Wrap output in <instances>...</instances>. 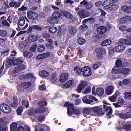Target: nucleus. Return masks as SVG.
Returning <instances> with one entry per match:
<instances>
[{
    "label": "nucleus",
    "mask_w": 131,
    "mask_h": 131,
    "mask_svg": "<svg viewBox=\"0 0 131 131\" xmlns=\"http://www.w3.org/2000/svg\"><path fill=\"white\" fill-rule=\"evenodd\" d=\"M68 31L71 35H74L76 33L77 30L74 27L70 25L68 26Z\"/></svg>",
    "instance_id": "9d476101"
},
{
    "label": "nucleus",
    "mask_w": 131,
    "mask_h": 131,
    "mask_svg": "<svg viewBox=\"0 0 131 131\" xmlns=\"http://www.w3.org/2000/svg\"><path fill=\"white\" fill-rule=\"evenodd\" d=\"M37 104L39 106H43L46 105L47 103L45 101L43 100H42L39 101L38 103Z\"/></svg>",
    "instance_id": "09e8293b"
},
{
    "label": "nucleus",
    "mask_w": 131,
    "mask_h": 131,
    "mask_svg": "<svg viewBox=\"0 0 131 131\" xmlns=\"http://www.w3.org/2000/svg\"><path fill=\"white\" fill-rule=\"evenodd\" d=\"M125 48V47L123 45H118L115 46L114 48L113 49V52L114 51L119 52L124 50Z\"/></svg>",
    "instance_id": "9b49d317"
},
{
    "label": "nucleus",
    "mask_w": 131,
    "mask_h": 131,
    "mask_svg": "<svg viewBox=\"0 0 131 131\" xmlns=\"http://www.w3.org/2000/svg\"><path fill=\"white\" fill-rule=\"evenodd\" d=\"M38 39V37L36 36L31 35L28 36L27 38L28 41L30 42L36 41Z\"/></svg>",
    "instance_id": "f3484780"
},
{
    "label": "nucleus",
    "mask_w": 131,
    "mask_h": 131,
    "mask_svg": "<svg viewBox=\"0 0 131 131\" xmlns=\"http://www.w3.org/2000/svg\"><path fill=\"white\" fill-rule=\"evenodd\" d=\"M130 79L127 78L124 79L123 81V84L125 85L128 84L130 82Z\"/></svg>",
    "instance_id": "774afa93"
},
{
    "label": "nucleus",
    "mask_w": 131,
    "mask_h": 131,
    "mask_svg": "<svg viewBox=\"0 0 131 131\" xmlns=\"http://www.w3.org/2000/svg\"><path fill=\"white\" fill-rule=\"evenodd\" d=\"M23 111V108L22 106H20L16 110L17 114L18 115H21Z\"/></svg>",
    "instance_id": "3c124183"
},
{
    "label": "nucleus",
    "mask_w": 131,
    "mask_h": 131,
    "mask_svg": "<svg viewBox=\"0 0 131 131\" xmlns=\"http://www.w3.org/2000/svg\"><path fill=\"white\" fill-rule=\"evenodd\" d=\"M131 21V16H125L120 18V22L121 24L126 23V22H128Z\"/></svg>",
    "instance_id": "ddd939ff"
},
{
    "label": "nucleus",
    "mask_w": 131,
    "mask_h": 131,
    "mask_svg": "<svg viewBox=\"0 0 131 131\" xmlns=\"http://www.w3.org/2000/svg\"><path fill=\"white\" fill-rule=\"evenodd\" d=\"M91 108L89 107L84 108L83 110V113L88 115H91Z\"/></svg>",
    "instance_id": "bb28decb"
},
{
    "label": "nucleus",
    "mask_w": 131,
    "mask_h": 131,
    "mask_svg": "<svg viewBox=\"0 0 131 131\" xmlns=\"http://www.w3.org/2000/svg\"><path fill=\"white\" fill-rule=\"evenodd\" d=\"M95 51L97 54V57L100 59L103 57V55L106 53V50L103 47H100L96 49Z\"/></svg>",
    "instance_id": "20e7f679"
},
{
    "label": "nucleus",
    "mask_w": 131,
    "mask_h": 131,
    "mask_svg": "<svg viewBox=\"0 0 131 131\" xmlns=\"http://www.w3.org/2000/svg\"><path fill=\"white\" fill-rule=\"evenodd\" d=\"M20 71L18 66H16L13 71V73L14 74L17 73Z\"/></svg>",
    "instance_id": "bf43d9fd"
},
{
    "label": "nucleus",
    "mask_w": 131,
    "mask_h": 131,
    "mask_svg": "<svg viewBox=\"0 0 131 131\" xmlns=\"http://www.w3.org/2000/svg\"><path fill=\"white\" fill-rule=\"evenodd\" d=\"M0 110L5 113H9L11 111V108L10 106L5 103L0 104Z\"/></svg>",
    "instance_id": "7ed1b4c3"
},
{
    "label": "nucleus",
    "mask_w": 131,
    "mask_h": 131,
    "mask_svg": "<svg viewBox=\"0 0 131 131\" xmlns=\"http://www.w3.org/2000/svg\"><path fill=\"white\" fill-rule=\"evenodd\" d=\"M45 117L44 115H41L39 116L38 118V120L40 122H43L45 119Z\"/></svg>",
    "instance_id": "680f3d73"
},
{
    "label": "nucleus",
    "mask_w": 131,
    "mask_h": 131,
    "mask_svg": "<svg viewBox=\"0 0 131 131\" xmlns=\"http://www.w3.org/2000/svg\"><path fill=\"white\" fill-rule=\"evenodd\" d=\"M83 50L81 49H80L78 50L77 53L78 56L79 58H81L83 57L82 53Z\"/></svg>",
    "instance_id": "0e129e2a"
},
{
    "label": "nucleus",
    "mask_w": 131,
    "mask_h": 131,
    "mask_svg": "<svg viewBox=\"0 0 131 131\" xmlns=\"http://www.w3.org/2000/svg\"><path fill=\"white\" fill-rule=\"evenodd\" d=\"M80 113V110L78 109H74L73 114L76 115H78Z\"/></svg>",
    "instance_id": "338daca9"
},
{
    "label": "nucleus",
    "mask_w": 131,
    "mask_h": 131,
    "mask_svg": "<svg viewBox=\"0 0 131 131\" xmlns=\"http://www.w3.org/2000/svg\"><path fill=\"white\" fill-rule=\"evenodd\" d=\"M47 21L49 23H56L58 22V18L53 17L52 15V17H49L48 18L47 20Z\"/></svg>",
    "instance_id": "f8f14e48"
},
{
    "label": "nucleus",
    "mask_w": 131,
    "mask_h": 131,
    "mask_svg": "<svg viewBox=\"0 0 131 131\" xmlns=\"http://www.w3.org/2000/svg\"><path fill=\"white\" fill-rule=\"evenodd\" d=\"M31 84L30 81L24 82L21 84L22 88L24 89H26L29 88Z\"/></svg>",
    "instance_id": "aec40b11"
},
{
    "label": "nucleus",
    "mask_w": 131,
    "mask_h": 131,
    "mask_svg": "<svg viewBox=\"0 0 131 131\" xmlns=\"http://www.w3.org/2000/svg\"><path fill=\"white\" fill-rule=\"evenodd\" d=\"M7 129V127L6 124H0V131H6Z\"/></svg>",
    "instance_id": "72a5a7b5"
},
{
    "label": "nucleus",
    "mask_w": 131,
    "mask_h": 131,
    "mask_svg": "<svg viewBox=\"0 0 131 131\" xmlns=\"http://www.w3.org/2000/svg\"><path fill=\"white\" fill-rule=\"evenodd\" d=\"M117 6L115 4V3H112L111 5L108 9L110 10H116L117 9Z\"/></svg>",
    "instance_id": "49530a36"
},
{
    "label": "nucleus",
    "mask_w": 131,
    "mask_h": 131,
    "mask_svg": "<svg viewBox=\"0 0 131 131\" xmlns=\"http://www.w3.org/2000/svg\"><path fill=\"white\" fill-rule=\"evenodd\" d=\"M37 114L42 113L48 111L47 108L43 107H39L36 108Z\"/></svg>",
    "instance_id": "a211bd4d"
},
{
    "label": "nucleus",
    "mask_w": 131,
    "mask_h": 131,
    "mask_svg": "<svg viewBox=\"0 0 131 131\" xmlns=\"http://www.w3.org/2000/svg\"><path fill=\"white\" fill-rule=\"evenodd\" d=\"M68 77V74L67 73L62 74L60 76L59 81L61 82H64L67 80Z\"/></svg>",
    "instance_id": "2eb2a0df"
},
{
    "label": "nucleus",
    "mask_w": 131,
    "mask_h": 131,
    "mask_svg": "<svg viewBox=\"0 0 131 131\" xmlns=\"http://www.w3.org/2000/svg\"><path fill=\"white\" fill-rule=\"evenodd\" d=\"M33 29L37 31H40L42 29L41 27L38 25H33Z\"/></svg>",
    "instance_id": "052dcab7"
},
{
    "label": "nucleus",
    "mask_w": 131,
    "mask_h": 131,
    "mask_svg": "<svg viewBox=\"0 0 131 131\" xmlns=\"http://www.w3.org/2000/svg\"><path fill=\"white\" fill-rule=\"evenodd\" d=\"M45 49L44 46L42 44L38 45L37 46V50L39 52H42Z\"/></svg>",
    "instance_id": "79ce46f5"
},
{
    "label": "nucleus",
    "mask_w": 131,
    "mask_h": 131,
    "mask_svg": "<svg viewBox=\"0 0 131 131\" xmlns=\"http://www.w3.org/2000/svg\"><path fill=\"white\" fill-rule=\"evenodd\" d=\"M27 15L28 18L33 20L37 19L38 16L36 13L32 11H30L27 12Z\"/></svg>",
    "instance_id": "0eeeda50"
},
{
    "label": "nucleus",
    "mask_w": 131,
    "mask_h": 131,
    "mask_svg": "<svg viewBox=\"0 0 131 131\" xmlns=\"http://www.w3.org/2000/svg\"><path fill=\"white\" fill-rule=\"evenodd\" d=\"M68 15V18L70 19V21L71 22H73L75 21L76 19V18L75 17H73L72 15L70 12H69Z\"/></svg>",
    "instance_id": "a18cd8bd"
},
{
    "label": "nucleus",
    "mask_w": 131,
    "mask_h": 131,
    "mask_svg": "<svg viewBox=\"0 0 131 131\" xmlns=\"http://www.w3.org/2000/svg\"><path fill=\"white\" fill-rule=\"evenodd\" d=\"M57 28L56 27L52 26L49 28V31L52 33H54L57 30Z\"/></svg>",
    "instance_id": "8fccbe9b"
},
{
    "label": "nucleus",
    "mask_w": 131,
    "mask_h": 131,
    "mask_svg": "<svg viewBox=\"0 0 131 131\" xmlns=\"http://www.w3.org/2000/svg\"><path fill=\"white\" fill-rule=\"evenodd\" d=\"M121 72L123 75H127L130 73V70L129 68H125L122 69Z\"/></svg>",
    "instance_id": "6ab92c4d"
},
{
    "label": "nucleus",
    "mask_w": 131,
    "mask_h": 131,
    "mask_svg": "<svg viewBox=\"0 0 131 131\" xmlns=\"http://www.w3.org/2000/svg\"><path fill=\"white\" fill-rule=\"evenodd\" d=\"M121 9L122 11L127 13L131 12V6H129L125 5L122 6Z\"/></svg>",
    "instance_id": "dca6fc26"
},
{
    "label": "nucleus",
    "mask_w": 131,
    "mask_h": 131,
    "mask_svg": "<svg viewBox=\"0 0 131 131\" xmlns=\"http://www.w3.org/2000/svg\"><path fill=\"white\" fill-rule=\"evenodd\" d=\"M53 17L58 18V19L61 16L60 12V13L58 11H55L52 14Z\"/></svg>",
    "instance_id": "ea45409f"
},
{
    "label": "nucleus",
    "mask_w": 131,
    "mask_h": 131,
    "mask_svg": "<svg viewBox=\"0 0 131 131\" xmlns=\"http://www.w3.org/2000/svg\"><path fill=\"white\" fill-rule=\"evenodd\" d=\"M104 93L103 89L102 88H97L96 90V93L98 96H101Z\"/></svg>",
    "instance_id": "393cba45"
},
{
    "label": "nucleus",
    "mask_w": 131,
    "mask_h": 131,
    "mask_svg": "<svg viewBox=\"0 0 131 131\" xmlns=\"http://www.w3.org/2000/svg\"><path fill=\"white\" fill-rule=\"evenodd\" d=\"M77 15L81 18H84L89 16L90 13L88 11L82 9L79 10L77 13Z\"/></svg>",
    "instance_id": "39448f33"
},
{
    "label": "nucleus",
    "mask_w": 131,
    "mask_h": 131,
    "mask_svg": "<svg viewBox=\"0 0 131 131\" xmlns=\"http://www.w3.org/2000/svg\"><path fill=\"white\" fill-rule=\"evenodd\" d=\"M82 100L83 102L85 103L91 104H93V103H91L93 102V100H89L86 96L84 97L82 99Z\"/></svg>",
    "instance_id": "a878e982"
},
{
    "label": "nucleus",
    "mask_w": 131,
    "mask_h": 131,
    "mask_svg": "<svg viewBox=\"0 0 131 131\" xmlns=\"http://www.w3.org/2000/svg\"><path fill=\"white\" fill-rule=\"evenodd\" d=\"M17 125L15 123H12L10 125V129L11 130H14L16 128Z\"/></svg>",
    "instance_id": "603ef678"
},
{
    "label": "nucleus",
    "mask_w": 131,
    "mask_h": 131,
    "mask_svg": "<svg viewBox=\"0 0 131 131\" xmlns=\"http://www.w3.org/2000/svg\"><path fill=\"white\" fill-rule=\"evenodd\" d=\"M111 0H106L103 3L102 6L106 9H108L110 5L112 3Z\"/></svg>",
    "instance_id": "4468645a"
},
{
    "label": "nucleus",
    "mask_w": 131,
    "mask_h": 131,
    "mask_svg": "<svg viewBox=\"0 0 131 131\" xmlns=\"http://www.w3.org/2000/svg\"><path fill=\"white\" fill-rule=\"evenodd\" d=\"M37 47L36 44H34L31 46L30 48V50L33 52H34L36 51Z\"/></svg>",
    "instance_id": "e2e57ef3"
},
{
    "label": "nucleus",
    "mask_w": 131,
    "mask_h": 131,
    "mask_svg": "<svg viewBox=\"0 0 131 131\" xmlns=\"http://www.w3.org/2000/svg\"><path fill=\"white\" fill-rule=\"evenodd\" d=\"M124 95L125 99L131 100V92H126L125 93Z\"/></svg>",
    "instance_id": "58836bf2"
},
{
    "label": "nucleus",
    "mask_w": 131,
    "mask_h": 131,
    "mask_svg": "<svg viewBox=\"0 0 131 131\" xmlns=\"http://www.w3.org/2000/svg\"><path fill=\"white\" fill-rule=\"evenodd\" d=\"M7 34V32L6 31L3 30H0V36L5 37Z\"/></svg>",
    "instance_id": "69168bd1"
},
{
    "label": "nucleus",
    "mask_w": 131,
    "mask_h": 131,
    "mask_svg": "<svg viewBox=\"0 0 131 131\" xmlns=\"http://www.w3.org/2000/svg\"><path fill=\"white\" fill-rule=\"evenodd\" d=\"M52 44L49 43H46L45 45V46L46 48L48 49H53L54 48V47L53 45Z\"/></svg>",
    "instance_id": "13d9d810"
},
{
    "label": "nucleus",
    "mask_w": 131,
    "mask_h": 131,
    "mask_svg": "<svg viewBox=\"0 0 131 131\" xmlns=\"http://www.w3.org/2000/svg\"><path fill=\"white\" fill-rule=\"evenodd\" d=\"M122 62L121 60L120 59H118L116 60L115 66L116 67L118 68L119 67H122Z\"/></svg>",
    "instance_id": "4c0bfd02"
},
{
    "label": "nucleus",
    "mask_w": 131,
    "mask_h": 131,
    "mask_svg": "<svg viewBox=\"0 0 131 131\" xmlns=\"http://www.w3.org/2000/svg\"><path fill=\"white\" fill-rule=\"evenodd\" d=\"M39 74L40 76L45 78H46L49 75V73L48 72L44 70H43L41 72H39Z\"/></svg>",
    "instance_id": "412c9836"
},
{
    "label": "nucleus",
    "mask_w": 131,
    "mask_h": 131,
    "mask_svg": "<svg viewBox=\"0 0 131 131\" xmlns=\"http://www.w3.org/2000/svg\"><path fill=\"white\" fill-rule=\"evenodd\" d=\"M87 84V82L85 81H82L81 82L77 87V92L78 93H80L82 90L86 86Z\"/></svg>",
    "instance_id": "6e6552de"
},
{
    "label": "nucleus",
    "mask_w": 131,
    "mask_h": 131,
    "mask_svg": "<svg viewBox=\"0 0 131 131\" xmlns=\"http://www.w3.org/2000/svg\"><path fill=\"white\" fill-rule=\"evenodd\" d=\"M25 23V20L22 17H20L18 20V24L20 26L23 25Z\"/></svg>",
    "instance_id": "c03bdc74"
},
{
    "label": "nucleus",
    "mask_w": 131,
    "mask_h": 131,
    "mask_svg": "<svg viewBox=\"0 0 131 131\" xmlns=\"http://www.w3.org/2000/svg\"><path fill=\"white\" fill-rule=\"evenodd\" d=\"M113 88L112 86H109L106 87L105 90V93L107 95H110L112 93Z\"/></svg>",
    "instance_id": "4be33fe9"
},
{
    "label": "nucleus",
    "mask_w": 131,
    "mask_h": 131,
    "mask_svg": "<svg viewBox=\"0 0 131 131\" xmlns=\"http://www.w3.org/2000/svg\"><path fill=\"white\" fill-rule=\"evenodd\" d=\"M103 109L105 111H108L109 110V111L106 114L107 117H110L109 115L112 114V108L110 106H107L106 105H103Z\"/></svg>",
    "instance_id": "1a4fd4ad"
},
{
    "label": "nucleus",
    "mask_w": 131,
    "mask_h": 131,
    "mask_svg": "<svg viewBox=\"0 0 131 131\" xmlns=\"http://www.w3.org/2000/svg\"><path fill=\"white\" fill-rule=\"evenodd\" d=\"M28 44V42L26 39L23 42L19 43V46L20 48H23L27 46Z\"/></svg>",
    "instance_id": "b1692460"
},
{
    "label": "nucleus",
    "mask_w": 131,
    "mask_h": 131,
    "mask_svg": "<svg viewBox=\"0 0 131 131\" xmlns=\"http://www.w3.org/2000/svg\"><path fill=\"white\" fill-rule=\"evenodd\" d=\"M116 67H114L112 69L111 72L114 74H117L119 73V70L118 68H116Z\"/></svg>",
    "instance_id": "de8ad7c7"
},
{
    "label": "nucleus",
    "mask_w": 131,
    "mask_h": 131,
    "mask_svg": "<svg viewBox=\"0 0 131 131\" xmlns=\"http://www.w3.org/2000/svg\"><path fill=\"white\" fill-rule=\"evenodd\" d=\"M80 28L81 30L85 31L88 28L87 25L85 24H83L80 26Z\"/></svg>",
    "instance_id": "5fc2aeb1"
},
{
    "label": "nucleus",
    "mask_w": 131,
    "mask_h": 131,
    "mask_svg": "<svg viewBox=\"0 0 131 131\" xmlns=\"http://www.w3.org/2000/svg\"><path fill=\"white\" fill-rule=\"evenodd\" d=\"M13 59H9L7 61L6 64L7 66L9 67H10L12 64L13 65Z\"/></svg>",
    "instance_id": "37998d69"
},
{
    "label": "nucleus",
    "mask_w": 131,
    "mask_h": 131,
    "mask_svg": "<svg viewBox=\"0 0 131 131\" xmlns=\"http://www.w3.org/2000/svg\"><path fill=\"white\" fill-rule=\"evenodd\" d=\"M123 128L124 129L129 130H131V125L125 124L123 126Z\"/></svg>",
    "instance_id": "864d4df0"
},
{
    "label": "nucleus",
    "mask_w": 131,
    "mask_h": 131,
    "mask_svg": "<svg viewBox=\"0 0 131 131\" xmlns=\"http://www.w3.org/2000/svg\"><path fill=\"white\" fill-rule=\"evenodd\" d=\"M81 72L82 75L85 77H88L91 75V70L89 67L84 66L81 69Z\"/></svg>",
    "instance_id": "f03ea898"
},
{
    "label": "nucleus",
    "mask_w": 131,
    "mask_h": 131,
    "mask_svg": "<svg viewBox=\"0 0 131 131\" xmlns=\"http://www.w3.org/2000/svg\"><path fill=\"white\" fill-rule=\"evenodd\" d=\"M74 108L73 106L70 108H67V112L68 115L69 116H71L73 114Z\"/></svg>",
    "instance_id": "cd10ccee"
},
{
    "label": "nucleus",
    "mask_w": 131,
    "mask_h": 131,
    "mask_svg": "<svg viewBox=\"0 0 131 131\" xmlns=\"http://www.w3.org/2000/svg\"><path fill=\"white\" fill-rule=\"evenodd\" d=\"M73 105H74L72 103L66 102L64 105V106L65 107H67L70 108L73 107Z\"/></svg>",
    "instance_id": "6e6d98bb"
},
{
    "label": "nucleus",
    "mask_w": 131,
    "mask_h": 131,
    "mask_svg": "<svg viewBox=\"0 0 131 131\" xmlns=\"http://www.w3.org/2000/svg\"><path fill=\"white\" fill-rule=\"evenodd\" d=\"M77 41L78 43L80 45L84 44L86 41L85 39L81 37L79 38Z\"/></svg>",
    "instance_id": "e433bc0d"
},
{
    "label": "nucleus",
    "mask_w": 131,
    "mask_h": 131,
    "mask_svg": "<svg viewBox=\"0 0 131 131\" xmlns=\"http://www.w3.org/2000/svg\"><path fill=\"white\" fill-rule=\"evenodd\" d=\"M74 71L75 73L78 75H80L81 72L80 67L79 66H77L74 68Z\"/></svg>",
    "instance_id": "473e14b6"
},
{
    "label": "nucleus",
    "mask_w": 131,
    "mask_h": 131,
    "mask_svg": "<svg viewBox=\"0 0 131 131\" xmlns=\"http://www.w3.org/2000/svg\"><path fill=\"white\" fill-rule=\"evenodd\" d=\"M74 82L73 80H70L67 81L65 84H63V86L67 88L71 85Z\"/></svg>",
    "instance_id": "c9c22d12"
},
{
    "label": "nucleus",
    "mask_w": 131,
    "mask_h": 131,
    "mask_svg": "<svg viewBox=\"0 0 131 131\" xmlns=\"http://www.w3.org/2000/svg\"><path fill=\"white\" fill-rule=\"evenodd\" d=\"M23 62V60L19 58L16 59L14 61L13 65L15 66L20 64L22 63Z\"/></svg>",
    "instance_id": "c756f323"
},
{
    "label": "nucleus",
    "mask_w": 131,
    "mask_h": 131,
    "mask_svg": "<svg viewBox=\"0 0 131 131\" xmlns=\"http://www.w3.org/2000/svg\"><path fill=\"white\" fill-rule=\"evenodd\" d=\"M118 116L122 119L128 118V116L127 112L126 113H120L118 114Z\"/></svg>",
    "instance_id": "7c9ffc66"
},
{
    "label": "nucleus",
    "mask_w": 131,
    "mask_h": 131,
    "mask_svg": "<svg viewBox=\"0 0 131 131\" xmlns=\"http://www.w3.org/2000/svg\"><path fill=\"white\" fill-rule=\"evenodd\" d=\"M97 34L96 35V38L101 39L103 37L104 34L107 31V27L104 26H101L98 27L97 28Z\"/></svg>",
    "instance_id": "f257e3e1"
},
{
    "label": "nucleus",
    "mask_w": 131,
    "mask_h": 131,
    "mask_svg": "<svg viewBox=\"0 0 131 131\" xmlns=\"http://www.w3.org/2000/svg\"><path fill=\"white\" fill-rule=\"evenodd\" d=\"M111 43V41L107 39L104 40L101 43L102 46H104L110 44Z\"/></svg>",
    "instance_id": "a19ab883"
},
{
    "label": "nucleus",
    "mask_w": 131,
    "mask_h": 131,
    "mask_svg": "<svg viewBox=\"0 0 131 131\" xmlns=\"http://www.w3.org/2000/svg\"><path fill=\"white\" fill-rule=\"evenodd\" d=\"M26 79H31L35 80L36 78L34 76L32 73H29L26 74Z\"/></svg>",
    "instance_id": "2f4dec72"
},
{
    "label": "nucleus",
    "mask_w": 131,
    "mask_h": 131,
    "mask_svg": "<svg viewBox=\"0 0 131 131\" xmlns=\"http://www.w3.org/2000/svg\"><path fill=\"white\" fill-rule=\"evenodd\" d=\"M119 29L121 31H124L126 30L128 32H131V28L127 29V26L125 25L121 26L119 27Z\"/></svg>",
    "instance_id": "5701e85b"
},
{
    "label": "nucleus",
    "mask_w": 131,
    "mask_h": 131,
    "mask_svg": "<svg viewBox=\"0 0 131 131\" xmlns=\"http://www.w3.org/2000/svg\"><path fill=\"white\" fill-rule=\"evenodd\" d=\"M23 54L24 56L28 58L31 57L33 55L32 53L27 51H24L23 53Z\"/></svg>",
    "instance_id": "f704fd0d"
},
{
    "label": "nucleus",
    "mask_w": 131,
    "mask_h": 131,
    "mask_svg": "<svg viewBox=\"0 0 131 131\" xmlns=\"http://www.w3.org/2000/svg\"><path fill=\"white\" fill-rule=\"evenodd\" d=\"M69 12L66 11H60L61 16H64L66 18L68 17V14Z\"/></svg>",
    "instance_id": "4d7b16f0"
},
{
    "label": "nucleus",
    "mask_w": 131,
    "mask_h": 131,
    "mask_svg": "<svg viewBox=\"0 0 131 131\" xmlns=\"http://www.w3.org/2000/svg\"><path fill=\"white\" fill-rule=\"evenodd\" d=\"M91 112L96 113L98 116H101L104 114V113L103 112L100 106L92 107L91 108Z\"/></svg>",
    "instance_id": "423d86ee"
},
{
    "label": "nucleus",
    "mask_w": 131,
    "mask_h": 131,
    "mask_svg": "<svg viewBox=\"0 0 131 131\" xmlns=\"http://www.w3.org/2000/svg\"><path fill=\"white\" fill-rule=\"evenodd\" d=\"M37 114L36 108H31L28 111V114L29 116H31Z\"/></svg>",
    "instance_id": "c85d7f7f"
}]
</instances>
